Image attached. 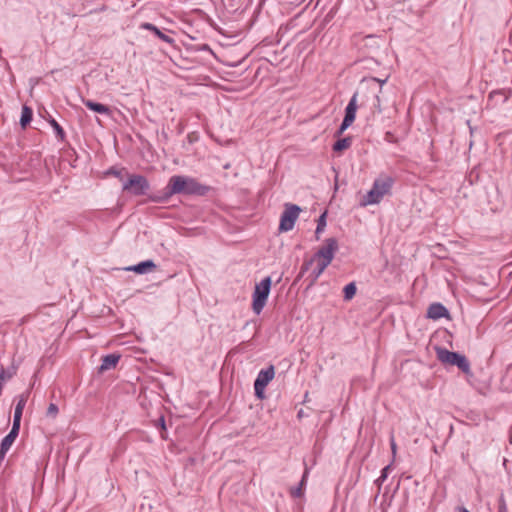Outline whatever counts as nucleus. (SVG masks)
<instances>
[{
	"instance_id": "nucleus-1",
	"label": "nucleus",
	"mask_w": 512,
	"mask_h": 512,
	"mask_svg": "<svg viewBox=\"0 0 512 512\" xmlns=\"http://www.w3.org/2000/svg\"><path fill=\"white\" fill-rule=\"evenodd\" d=\"M210 189V186L201 184L194 178L174 175L169 179L163 196L153 197L152 200L155 202H164L174 194L204 196Z\"/></svg>"
},
{
	"instance_id": "nucleus-2",
	"label": "nucleus",
	"mask_w": 512,
	"mask_h": 512,
	"mask_svg": "<svg viewBox=\"0 0 512 512\" xmlns=\"http://www.w3.org/2000/svg\"><path fill=\"white\" fill-rule=\"evenodd\" d=\"M394 184V178L388 175H381L374 180L371 190L363 197L360 205L365 207L378 204L385 195L389 194Z\"/></svg>"
},
{
	"instance_id": "nucleus-3",
	"label": "nucleus",
	"mask_w": 512,
	"mask_h": 512,
	"mask_svg": "<svg viewBox=\"0 0 512 512\" xmlns=\"http://www.w3.org/2000/svg\"><path fill=\"white\" fill-rule=\"evenodd\" d=\"M437 359L446 365L456 366L466 375H471L470 362L467 357L459 352L449 351L443 347H436Z\"/></svg>"
},
{
	"instance_id": "nucleus-4",
	"label": "nucleus",
	"mask_w": 512,
	"mask_h": 512,
	"mask_svg": "<svg viewBox=\"0 0 512 512\" xmlns=\"http://www.w3.org/2000/svg\"><path fill=\"white\" fill-rule=\"evenodd\" d=\"M271 277L263 278L260 283H257L252 295V309L255 314L259 315L264 306L266 305L270 290H271Z\"/></svg>"
},
{
	"instance_id": "nucleus-5",
	"label": "nucleus",
	"mask_w": 512,
	"mask_h": 512,
	"mask_svg": "<svg viewBox=\"0 0 512 512\" xmlns=\"http://www.w3.org/2000/svg\"><path fill=\"white\" fill-rule=\"evenodd\" d=\"M388 78L379 79L376 77H370L362 81L361 89H366L372 94L371 106L378 113L382 112L381 100L379 94L382 92L383 85L387 82Z\"/></svg>"
},
{
	"instance_id": "nucleus-6",
	"label": "nucleus",
	"mask_w": 512,
	"mask_h": 512,
	"mask_svg": "<svg viewBox=\"0 0 512 512\" xmlns=\"http://www.w3.org/2000/svg\"><path fill=\"white\" fill-rule=\"evenodd\" d=\"M149 188L150 185L147 178L139 174L130 175L122 186L123 191H128L135 196L145 195Z\"/></svg>"
},
{
	"instance_id": "nucleus-7",
	"label": "nucleus",
	"mask_w": 512,
	"mask_h": 512,
	"mask_svg": "<svg viewBox=\"0 0 512 512\" xmlns=\"http://www.w3.org/2000/svg\"><path fill=\"white\" fill-rule=\"evenodd\" d=\"M301 208L298 205L286 203L285 209L280 217L279 231L287 232L294 228Z\"/></svg>"
},
{
	"instance_id": "nucleus-8",
	"label": "nucleus",
	"mask_w": 512,
	"mask_h": 512,
	"mask_svg": "<svg viewBox=\"0 0 512 512\" xmlns=\"http://www.w3.org/2000/svg\"><path fill=\"white\" fill-rule=\"evenodd\" d=\"M275 376V368L273 365H270L266 369L260 370L258 373L255 381H254V391L255 396L263 400L265 399V388L269 384V382L274 378Z\"/></svg>"
},
{
	"instance_id": "nucleus-9",
	"label": "nucleus",
	"mask_w": 512,
	"mask_h": 512,
	"mask_svg": "<svg viewBox=\"0 0 512 512\" xmlns=\"http://www.w3.org/2000/svg\"><path fill=\"white\" fill-rule=\"evenodd\" d=\"M337 249V240L335 238H328L325 240V245L322 246L313 257L315 260L318 259L330 265Z\"/></svg>"
},
{
	"instance_id": "nucleus-10",
	"label": "nucleus",
	"mask_w": 512,
	"mask_h": 512,
	"mask_svg": "<svg viewBox=\"0 0 512 512\" xmlns=\"http://www.w3.org/2000/svg\"><path fill=\"white\" fill-rule=\"evenodd\" d=\"M20 426L12 424L10 432L2 439L0 444V459H3L19 434Z\"/></svg>"
},
{
	"instance_id": "nucleus-11",
	"label": "nucleus",
	"mask_w": 512,
	"mask_h": 512,
	"mask_svg": "<svg viewBox=\"0 0 512 512\" xmlns=\"http://www.w3.org/2000/svg\"><path fill=\"white\" fill-rule=\"evenodd\" d=\"M359 95V92H355L353 96L351 97L348 105L345 108V115L343 118L344 125L349 124L352 125L356 118V111L358 108L357 105V97Z\"/></svg>"
},
{
	"instance_id": "nucleus-12",
	"label": "nucleus",
	"mask_w": 512,
	"mask_h": 512,
	"mask_svg": "<svg viewBox=\"0 0 512 512\" xmlns=\"http://www.w3.org/2000/svg\"><path fill=\"white\" fill-rule=\"evenodd\" d=\"M448 309L441 303H432L427 310V317L433 320H438L443 317H448Z\"/></svg>"
},
{
	"instance_id": "nucleus-13",
	"label": "nucleus",
	"mask_w": 512,
	"mask_h": 512,
	"mask_svg": "<svg viewBox=\"0 0 512 512\" xmlns=\"http://www.w3.org/2000/svg\"><path fill=\"white\" fill-rule=\"evenodd\" d=\"M140 29L148 30L152 32L156 37H158L163 42H166L168 44H174V39L170 37L169 35L163 33L157 26H155L152 23L149 22H143L140 25Z\"/></svg>"
},
{
	"instance_id": "nucleus-14",
	"label": "nucleus",
	"mask_w": 512,
	"mask_h": 512,
	"mask_svg": "<svg viewBox=\"0 0 512 512\" xmlns=\"http://www.w3.org/2000/svg\"><path fill=\"white\" fill-rule=\"evenodd\" d=\"M155 268H156V264L154 263L153 260H145L136 265L126 267L125 270L132 271L137 274H146L148 272L153 271Z\"/></svg>"
},
{
	"instance_id": "nucleus-15",
	"label": "nucleus",
	"mask_w": 512,
	"mask_h": 512,
	"mask_svg": "<svg viewBox=\"0 0 512 512\" xmlns=\"http://www.w3.org/2000/svg\"><path fill=\"white\" fill-rule=\"evenodd\" d=\"M119 360H120L119 354L112 353V354H108V355L104 356L102 358V363L99 367V372L102 373L104 371L115 368L116 365L118 364Z\"/></svg>"
},
{
	"instance_id": "nucleus-16",
	"label": "nucleus",
	"mask_w": 512,
	"mask_h": 512,
	"mask_svg": "<svg viewBox=\"0 0 512 512\" xmlns=\"http://www.w3.org/2000/svg\"><path fill=\"white\" fill-rule=\"evenodd\" d=\"M26 402H27V396H25L24 394H22L18 397V401H17L15 410H14V417H13L14 425H18V426L21 425V418H22V414H23V410L26 405Z\"/></svg>"
},
{
	"instance_id": "nucleus-17",
	"label": "nucleus",
	"mask_w": 512,
	"mask_h": 512,
	"mask_svg": "<svg viewBox=\"0 0 512 512\" xmlns=\"http://www.w3.org/2000/svg\"><path fill=\"white\" fill-rule=\"evenodd\" d=\"M83 104L90 110L96 112V113H99V114H105V115H109L110 114V108L107 106V105H104V104H101V103H98V102H94L90 99H83Z\"/></svg>"
},
{
	"instance_id": "nucleus-18",
	"label": "nucleus",
	"mask_w": 512,
	"mask_h": 512,
	"mask_svg": "<svg viewBox=\"0 0 512 512\" xmlns=\"http://www.w3.org/2000/svg\"><path fill=\"white\" fill-rule=\"evenodd\" d=\"M329 266L325 262L318 260L317 266L313 269V271L309 275L310 283L309 286H312L316 283L318 278L324 272V270Z\"/></svg>"
},
{
	"instance_id": "nucleus-19",
	"label": "nucleus",
	"mask_w": 512,
	"mask_h": 512,
	"mask_svg": "<svg viewBox=\"0 0 512 512\" xmlns=\"http://www.w3.org/2000/svg\"><path fill=\"white\" fill-rule=\"evenodd\" d=\"M17 370H18V365L15 364V362L13 361L9 367H7V368L2 367V369L0 371V379L3 382L9 381L16 375Z\"/></svg>"
},
{
	"instance_id": "nucleus-20",
	"label": "nucleus",
	"mask_w": 512,
	"mask_h": 512,
	"mask_svg": "<svg viewBox=\"0 0 512 512\" xmlns=\"http://www.w3.org/2000/svg\"><path fill=\"white\" fill-rule=\"evenodd\" d=\"M32 117H33L32 109L30 107H28L27 105H24L22 107L21 118H20V125L23 129H25L27 127V125L30 124V122L32 121Z\"/></svg>"
},
{
	"instance_id": "nucleus-21",
	"label": "nucleus",
	"mask_w": 512,
	"mask_h": 512,
	"mask_svg": "<svg viewBox=\"0 0 512 512\" xmlns=\"http://www.w3.org/2000/svg\"><path fill=\"white\" fill-rule=\"evenodd\" d=\"M351 145H352V137L347 136V137L338 139L333 144V151L334 152H342V151L350 148Z\"/></svg>"
},
{
	"instance_id": "nucleus-22",
	"label": "nucleus",
	"mask_w": 512,
	"mask_h": 512,
	"mask_svg": "<svg viewBox=\"0 0 512 512\" xmlns=\"http://www.w3.org/2000/svg\"><path fill=\"white\" fill-rule=\"evenodd\" d=\"M307 475H308V470H305L299 485L297 487L291 488L290 494L292 497L300 498L303 495V488L306 484Z\"/></svg>"
},
{
	"instance_id": "nucleus-23",
	"label": "nucleus",
	"mask_w": 512,
	"mask_h": 512,
	"mask_svg": "<svg viewBox=\"0 0 512 512\" xmlns=\"http://www.w3.org/2000/svg\"><path fill=\"white\" fill-rule=\"evenodd\" d=\"M48 122L49 124L53 127L54 131H55V134L57 136V138H59L61 141L64 140L65 138V132L63 130V128L59 125V123L54 119L52 118L51 116L49 117L48 119Z\"/></svg>"
},
{
	"instance_id": "nucleus-24",
	"label": "nucleus",
	"mask_w": 512,
	"mask_h": 512,
	"mask_svg": "<svg viewBox=\"0 0 512 512\" xmlns=\"http://www.w3.org/2000/svg\"><path fill=\"white\" fill-rule=\"evenodd\" d=\"M356 291H357V288H356V284L354 282L347 284L343 289L344 299L351 300L355 296Z\"/></svg>"
},
{
	"instance_id": "nucleus-25",
	"label": "nucleus",
	"mask_w": 512,
	"mask_h": 512,
	"mask_svg": "<svg viewBox=\"0 0 512 512\" xmlns=\"http://www.w3.org/2000/svg\"><path fill=\"white\" fill-rule=\"evenodd\" d=\"M326 215H327V213H326V212H324V213H322V214L319 216V218H318V220H317V227H316V231H315L316 235H318V234H320L321 232H323V231H324V229H325V227H326Z\"/></svg>"
},
{
	"instance_id": "nucleus-26",
	"label": "nucleus",
	"mask_w": 512,
	"mask_h": 512,
	"mask_svg": "<svg viewBox=\"0 0 512 512\" xmlns=\"http://www.w3.org/2000/svg\"><path fill=\"white\" fill-rule=\"evenodd\" d=\"M315 259L314 257L308 259V260H305L301 266V269H300V272H299V275L298 277H302L310 268L311 266L313 265Z\"/></svg>"
},
{
	"instance_id": "nucleus-27",
	"label": "nucleus",
	"mask_w": 512,
	"mask_h": 512,
	"mask_svg": "<svg viewBox=\"0 0 512 512\" xmlns=\"http://www.w3.org/2000/svg\"><path fill=\"white\" fill-rule=\"evenodd\" d=\"M391 466L392 464H389L387 466H385L382 471H381V475L376 479L375 483L380 486L385 480L386 478L388 477V472L389 470L391 469Z\"/></svg>"
},
{
	"instance_id": "nucleus-28",
	"label": "nucleus",
	"mask_w": 512,
	"mask_h": 512,
	"mask_svg": "<svg viewBox=\"0 0 512 512\" xmlns=\"http://www.w3.org/2000/svg\"><path fill=\"white\" fill-rule=\"evenodd\" d=\"M125 171L124 168L122 169H118L116 167H111L106 174L108 175H113L117 178H119L120 180H123V172Z\"/></svg>"
},
{
	"instance_id": "nucleus-29",
	"label": "nucleus",
	"mask_w": 512,
	"mask_h": 512,
	"mask_svg": "<svg viewBox=\"0 0 512 512\" xmlns=\"http://www.w3.org/2000/svg\"><path fill=\"white\" fill-rule=\"evenodd\" d=\"M46 414H47V416L52 417V418L56 417V415L58 414V406L54 403H50Z\"/></svg>"
},
{
	"instance_id": "nucleus-30",
	"label": "nucleus",
	"mask_w": 512,
	"mask_h": 512,
	"mask_svg": "<svg viewBox=\"0 0 512 512\" xmlns=\"http://www.w3.org/2000/svg\"><path fill=\"white\" fill-rule=\"evenodd\" d=\"M351 125L349 124H346L344 125V122L342 121L340 127L338 128V130L335 132V136L336 137H340Z\"/></svg>"
},
{
	"instance_id": "nucleus-31",
	"label": "nucleus",
	"mask_w": 512,
	"mask_h": 512,
	"mask_svg": "<svg viewBox=\"0 0 512 512\" xmlns=\"http://www.w3.org/2000/svg\"><path fill=\"white\" fill-rule=\"evenodd\" d=\"M390 446H391V451H392L393 457H395L396 450H397V445H396V442H395L393 436H391V438H390Z\"/></svg>"
},
{
	"instance_id": "nucleus-32",
	"label": "nucleus",
	"mask_w": 512,
	"mask_h": 512,
	"mask_svg": "<svg viewBox=\"0 0 512 512\" xmlns=\"http://www.w3.org/2000/svg\"><path fill=\"white\" fill-rule=\"evenodd\" d=\"M159 422V425L161 427L162 430H166V425H165V419H164V416H161L158 420Z\"/></svg>"
},
{
	"instance_id": "nucleus-33",
	"label": "nucleus",
	"mask_w": 512,
	"mask_h": 512,
	"mask_svg": "<svg viewBox=\"0 0 512 512\" xmlns=\"http://www.w3.org/2000/svg\"><path fill=\"white\" fill-rule=\"evenodd\" d=\"M456 512H470V511L464 506H458V507H456Z\"/></svg>"
},
{
	"instance_id": "nucleus-34",
	"label": "nucleus",
	"mask_w": 512,
	"mask_h": 512,
	"mask_svg": "<svg viewBox=\"0 0 512 512\" xmlns=\"http://www.w3.org/2000/svg\"><path fill=\"white\" fill-rule=\"evenodd\" d=\"M498 512H506V506L504 503H501L500 506H499V511Z\"/></svg>"
}]
</instances>
